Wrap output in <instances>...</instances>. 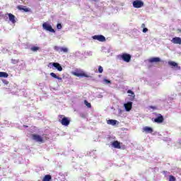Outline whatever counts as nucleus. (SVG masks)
<instances>
[{
  "label": "nucleus",
  "instance_id": "dca6fc26",
  "mask_svg": "<svg viewBox=\"0 0 181 181\" xmlns=\"http://www.w3.org/2000/svg\"><path fill=\"white\" fill-rule=\"evenodd\" d=\"M149 63H158L160 62V58L159 57H153L148 59Z\"/></svg>",
  "mask_w": 181,
  "mask_h": 181
},
{
  "label": "nucleus",
  "instance_id": "393cba45",
  "mask_svg": "<svg viewBox=\"0 0 181 181\" xmlns=\"http://www.w3.org/2000/svg\"><path fill=\"white\" fill-rule=\"evenodd\" d=\"M84 104L86 105V107H88V108H91V103H88V101L85 100Z\"/></svg>",
  "mask_w": 181,
  "mask_h": 181
},
{
  "label": "nucleus",
  "instance_id": "c756f323",
  "mask_svg": "<svg viewBox=\"0 0 181 181\" xmlns=\"http://www.w3.org/2000/svg\"><path fill=\"white\" fill-rule=\"evenodd\" d=\"M86 56H93V52L88 51L85 53Z\"/></svg>",
  "mask_w": 181,
  "mask_h": 181
},
{
  "label": "nucleus",
  "instance_id": "cd10ccee",
  "mask_svg": "<svg viewBox=\"0 0 181 181\" xmlns=\"http://www.w3.org/2000/svg\"><path fill=\"white\" fill-rule=\"evenodd\" d=\"M31 50L32 52H37V50H39V47H32Z\"/></svg>",
  "mask_w": 181,
  "mask_h": 181
},
{
  "label": "nucleus",
  "instance_id": "4c0bfd02",
  "mask_svg": "<svg viewBox=\"0 0 181 181\" xmlns=\"http://www.w3.org/2000/svg\"><path fill=\"white\" fill-rule=\"evenodd\" d=\"M180 144H181V140H180Z\"/></svg>",
  "mask_w": 181,
  "mask_h": 181
},
{
  "label": "nucleus",
  "instance_id": "4be33fe9",
  "mask_svg": "<svg viewBox=\"0 0 181 181\" xmlns=\"http://www.w3.org/2000/svg\"><path fill=\"white\" fill-rule=\"evenodd\" d=\"M17 8L18 9V11H23L24 12H28L29 11V9L23 8V6H18L17 7Z\"/></svg>",
  "mask_w": 181,
  "mask_h": 181
},
{
  "label": "nucleus",
  "instance_id": "72a5a7b5",
  "mask_svg": "<svg viewBox=\"0 0 181 181\" xmlns=\"http://www.w3.org/2000/svg\"><path fill=\"white\" fill-rule=\"evenodd\" d=\"M142 32L143 33H146V32H148V28H144Z\"/></svg>",
  "mask_w": 181,
  "mask_h": 181
},
{
  "label": "nucleus",
  "instance_id": "c85d7f7f",
  "mask_svg": "<svg viewBox=\"0 0 181 181\" xmlns=\"http://www.w3.org/2000/svg\"><path fill=\"white\" fill-rule=\"evenodd\" d=\"M103 71H104V69L103 68V66H98V73H103Z\"/></svg>",
  "mask_w": 181,
  "mask_h": 181
},
{
  "label": "nucleus",
  "instance_id": "4468645a",
  "mask_svg": "<svg viewBox=\"0 0 181 181\" xmlns=\"http://www.w3.org/2000/svg\"><path fill=\"white\" fill-rule=\"evenodd\" d=\"M8 19H9L10 22H11V23H16V17L13 16V14L8 13Z\"/></svg>",
  "mask_w": 181,
  "mask_h": 181
},
{
  "label": "nucleus",
  "instance_id": "6e6552de",
  "mask_svg": "<svg viewBox=\"0 0 181 181\" xmlns=\"http://www.w3.org/2000/svg\"><path fill=\"white\" fill-rule=\"evenodd\" d=\"M124 110L129 112L131 110H132V102H127V103L124 104Z\"/></svg>",
  "mask_w": 181,
  "mask_h": 181
},
{
  "label": "nucleus",
  "instance_id": "9d476101",
  "mask_svg": "<svg viewBox=\"0 0 181 181\" xmlns=\"http://www.w3.org/2000/svg\"><path fill=\"white\" fill-rule=\"evenodd\" d=\"M172 43L174 45H181V38L179 37H175L171 40Z\"/></svg>",
  "mask_w": 181,
  "mask_h": 181
},
{
  "label": "nucleus",
  "instance_id": "2f4dec72",
  "mask_svg": "<svg viewBox=\"0 0 181 181\" xmlns=\"http://www.w3.org/2000/svg\"><path fill=\"white\" fill-rule=\"evenodd\" d=\"M62 23H58L57 25V29H58L59 30H60V29H62Z\"/></svg>",
  "mask_w": 181,
  "mask_h": 181
},
{
  "label": "nucleus",
  "instance_id": "412c9836",
  "mask_svg": "<svg viewBox=\"0 0 181 181\" xmlns=\"http://www.w3.org/2000/svg\"><path fill=\"white\" fill-rule=\"evenodd\" d=\"M50 76L51 77H53L54 78H57V80H59L60 81H62V77L58 76L57 75H56V74L54 73H50Z\"/></svg>",
  "mask_w": 181,
  "mask_h": 181
},
{
  "label": "nucleus",
  "instance_id": "39448f33",
  "mask_svg": "<svg viewBox=\"0 0 181 181\" xmlns=\"http://www.w3.org/2000/svg\"><path fill=\"white\" fill-rule=\"evenodd\" d=\"M42 29H44V30H47V32H51L52 33H56V30H54L52 25L47 22H45L42 24Z\"/></svg>",
  "mask_w": 181,
  "mask_h": 181
},
{
  "label": "nucleus",
  "instance_id": "7c9ffc66",
  "mask_svg": "<svg viewBox=\"0 0 181 181\" xmlns=\"http://www.w3.org/2000/svg\"><path fill=\"white\" fill-rule=\"evenodd\" d=\"M2 83L5 84L6 86H8L9 84V81H6V79H2Z\"/></svg>",
  "mask_w": 181,
  "mask_h": 181
},
{
  "label": "nucleus",
  "instance_id": "2eb2a0df",
  "mask_svg": "<svg viewBox=\"0 0 181 181\" xmlns=\"http://www.w3.org/2000/svg\"><path fill=\"white\" fill-rule=\"evenodd\" d=\"M154 122H156L157 124H160L163 122V116L159 115V116L154 119Z\"/></svg>",
  "mask_w": 181,
  "mask_h": 181
},
{
  "label": "nucleus",
  "instance_id": "1a4fd4ad",
  "mask_svg": "<svg viewBox=\"0 0 181 181\" xmlns=\"http://www.w3.org/2000/svg\"><path fill=\"white\" fill-rule=\"evenodd\" d=\"M93 39L99 42H105V37L103 35H94L93 36Z\"/></svg>",
  "mask_w": 181,
  "mask_h": 181
},
{
  "label": "nucleus",
  "instance_id": "b1692460",
  "mask_svg": "<svg viewBox=\"0 0 181 181\" xmlns=\"http://www.w3.org/2000/svg\"><path fill=\"white\" fill-rule=\"evenodd\" d=\"M103 84H111V81L107 79L106 78H103Z\"/></svg>",
  "mask_w": 181,
  "mask_h": 181
},
{
  "label": "nucleus",
  "instance_id": "f3484780",
  "mask_svg": "<svg viewBox=\"0 0 181 181\" xmlns=\"http://www.w3.org/2000/svg\"><path fill=\"white\" fill-rule=\"evenodd\" d=\"M112 146L113 148H116L117 149L121 148V144H119V142H118V141L112 142Z\"/></svg>",
  "mask_w": 181,
  "mask_h": 181
},
{
  "label": "nucleus",
  "instance_id": "20e7f679",
  "mask_svg": "<svg viewBox=\"0 0 181 181\" xmlns=\"http://www.w3.org/2000/svg\"><path fill=\"white\" fill-rule=\"evenodd\" d=\"M117 57L126 63H129V62H131V54L127 53L119 54L117 56Z\"/></svg>",
  "mask_w": 181,
  "mask_h": 181
},
{
  "label": "nucleus",
  "instance_id": "c9c22d12",
  "mask_svg": "<svg viewBox=\"0 0 181 181\" xmlns=\"http://www.w3.org/2000/svg\"><path fill=\"white\" fill-rule=\"evenodd\" d=\"M141 28H145V23L141 24Z\"/></svg>",
  "mask_w": 181,
  "mask_h": 181
},
{
  "label": "nucleus",
  "instance_id": "f257e3e1",
  "mask_svg": "<svg viewBox=\"0 0 181 181\" xmlns=\"http://www.w3.org/2000/svg\"><path fill=\"white\" fill-rule=\"evenodd\" d=\"M32 139L35 142L38 144H45L47 138H46V134L39 135V134H32Z\"/></svg>",
  "mask_w": 181,
  "mask_h": 181
},
{
  "label": "nucleus",
  "instance_id": "473e14b6",
  "mask_svg": "<svg viewBox=\"0 0 181 181\" xmlns=\"http://www.w3.org/2000/svg\"><path fill=\"white\" fill-rule=\"evenodd\" d=\"M11 63H12L13 64H18V60H16V59H12V60H11Z\"/></svg>",
  "mask_w": 181,
  "mask_h": 181
},
{
  "label": "nucleus",
  "instance_id": "5701e85b",
  "mask_svg": "<svg viewBox=\"0 0 181 181\" xmlns=\"http://www.w3.org/2000/svg\"><path fill=\"white\" fill-rule=\"evenodd\" d=\"M62 52H63V53H68L69 52V48L67 47H62L60 48V53H62Z\"/></svg>",
  "mask_w": 181,
  "mask_h": 181
},
{
  "label": "nucleus",
  "instance_id": "ddd939ff",
  "mask_svg": "<svg viewBox=\"0 0 181 181\" xmlns=\"http://www.w3.org/2000/svg\"><path fill=\"white\" fill-rule=\"evenodd\" d=\"M127 94H129V97H130V101H134L135 99V93L132 90H128Z\"/></svg>",
  "mask_w": 181,
  "mask_h": 181
},
{
  "label": "nucleus",
  "instance_id": "a878e982",
  "mask_svg": "<svg viewBox=\"0 0 181 181\" xmlns=\"http://www.w3.org/2000/svg\"><path fill=\"white\" fill-rule=\"evenodd\" d=\"M62 47H59V46H55L54 47V49L56 51V52H58V53H60V49H61Z\"/></svg>",
  "mask_w": 181,
  "mask_h": 181
},
{
  "label": "nucleus",
  "instance_id": "0eeeda50",
  "mask_svg": "<svg viewBox=\"0 0 181 181\" xmlns=\"http://www.w3.org/2000/svg\"><path fill=\"white\" fill-rule=\"evenodd\" d=\"M72 74L76 77H89V76L84 73L83 71H75L72 72Z\"/></svg>",
  "mask_w": 181,
  "mask_h": 181
},
{
  "label": "nucleus",
  "instance_id": "a211bd4d",
  "mask_svg": "<svg viewBox=\"0 0 181 181\" xmlns=\"http://www.w3.org/2000/svg\"><path fill=\"white\" fill-rule=\"evenodd\" d=\"M117 120H114V119H109L107 121V124H108V125H117Z\"/></svg>",
  "mask_w": 181,
  "mask_h": 181
},
{
  "label": "nucleus",
  "instance_id": "6ab92c4d",
  "mask_svg": "<svg viewBox=\"0 0 181 181\" xmlns=\"http://www.w3.org/2000/svg\"><path fill=\"white\" fill-rule=\"evenodd\" d=\"M42 181H52V175H46L42 179Z\"/></svg>",
  "mask_w": 181,
  "mask_h": 181
},
{
  "label": "nucleus",
  "instance_id": "f704fd0d",
  "mask_svg": "<svg viewBox=\"0 0 181 181\" xmlns=\"http://www.w3.org/2000/svg\"><path fill=\"white\" fill-rule=\"evenodd\" d=\"M98 98H103V95L101 94L98 95Z\"/></svg>",
  "mask_w": 181,
  "mask_h": 181
},
{
  "label": "nucleus",
  "instance_id": "f8f14e48",
  "mask_svg": "<svg viewBox=\"0 0 181 181\" xmlns=\"http://www.w3.org/2000/svg\"><path fill=\"white\" fill-rule=\"evenodd\" d=\"M143 132H146V134H152V132H153V129L149 127H144L143 128Z\"/></svg>",
  "mask_w": 181,
  "mask_h": 181
},
{
  "label": "nucleus",
  "instance_id": "e433bc0d",
  "mask_svg": "<svg viewBox=\"0 0 181 181\" xmlns=\"http://www.w3.org/2000/svg\"><path fill=\"white\" fill-rule=\"evenodd\" d=\"M22 65H23V66H25V62H23V63H22Z\"/></svg>",
  "mask_w": 181,
  "mask_h": 181
},
{
  "label": "nucleus",
  "instance_id": "423d86ee",
  "mask_svg": "<svg viewBox=\"0 0 181 181\" xmlns=\"http://www.w3.org/2000/svg\"><path fill=\"white\" fill-rule=\"evenodd\" d=\"M133 8H136V9H139L142 8L144 5V1L141 0H135L132 2Z\"/></svg>",
  "mask_w": 181,
  "mask_h": 181
},
{
  "label": "nucleus",
  "instance_id": "f03ea898",
  "mask_svg": "<svg viewBox=\"0 0 181 181\" xmlns=\"http://www.w3.org/2000/svg\"><path fill=\"white\" fill-rule=\"evenodd\" d=\"M48 67L53 69V70H58V71H63V67L57 62H51L49 64Z\"/></svg>",
  "mask_w": 181,
  "mask_h": 181
},
{
  "label": "nucleus",
  "instance_id": "a19ab883",
  "mask_svg": "<svg viewBox=\"0 0 181 181\" xmlns=\"http://www.w3.org/2000/svg\"><path fill=\"white\" fill-rule=\"evenodd\" d=\"M115 181H117V180H115Z\"/></svg>",
  "mask_w": 181,
  "mask_h": 181
},
{
  "label": "nucleus",
  "instance_id": "58836bf2",
  "mask_svg": "<svg viewBox=\"0 0 181 181\" xmlns=\"http://www.w3.org/2000/svg\"><path fill=\"white\" fill-rule=\"evenodd\" d=\"M93 1H97V0H93Z\"/></svg>",
  "mask_w": 181,
  "mask_h": 181
},
{
  "label": "nucleus",
  "instance_id": "9b49d317",
  "mask_svg": "<svg viewBox=\"0 0 181 181\" xmlns=\"http://www.w3.org/2000/svg\"><path fill=\"white\" fill-rule=\"evenodd\" d=\"M168 64L170 66H171V67H174V69H175V70H180V66H179L177 65V63H176L175 62H169Z\"/></svg>",
  "mask_w": 181,
  "mask_h": 181
},
{
  "label": "nucleus",
  "instance_id": "aec40b11",
  "mask_svg": "<svg viewBox=\"0 0 181 181\" xmlns=\"http://www.w3.org/2000/svg\"><path fill=\"white\" fill-rule=\"evenodd\" d=\"M8 76L9 75L6 72H0V78H2V77L4 78H8Z\"/></svg>",
  "mask_w": 181,
  "mask_h": 181
},
{
  "label": "nucleus",
  "instance_id": "ea45409f",
  "mask_svg": "<svg viewBox=\"0 0 181 181\" xmlns=\"http://www.w3.org/2000/svg\"><path fill=\"white\" fill-rule=\"evenodd\" d=\"M151 108H153V107H151Z\"/></svg>",
  "mask_w": 181,
  "mask_h": 181
},
{
  "label": "nucleus",
  "instance_id": "bb28decb",
  "mask_svg": "<svg viewBox=\"0 0 181 181\" xmlns=\"http://www.w3.org/2000/svg\"><path fill=\"white\" fill-rule=\"evenodd\" d=\"M169 181H176V177H175V176H173V175H170Z\"/></svg>",
  "mask_w": 181,
  "mask_h": 181
},
{
  "label": "nucleus",
  "instance_id": "7ed1b4c3",
  "mask_svg": "<svg viewBox=\"0 0 181 181\" xmlns=\"http://www.w3.org/2000/svg\"><path fill=\"white\" fill-rule=\"evenodd\" d=\"M59 122H61L62 125H64V127H69L70 124V120L69 118L64 117V115H59Z\"/></svg>",
  "mask_w": 181,
  "mask_h": 181
}]
</instances>
